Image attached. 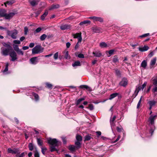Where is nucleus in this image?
<instances>
[{
  "label": "nucleus",
  "instance_id": "1",
  "mask_svg": "<svg viewBox=\"0 0 157 157\" xmlns=\"http://www.w3.org/2000/svg\"><path fill=\"white\" fill-rule=\"evenodd\" d=\"M156 116V115H154V116L151 115L148 119V122H149V124L151 127L150 132L151 136L153 134L154 131L155 129L154 124V121Z\"/></svg>",
  "mask_w": 157,
  "mask_h": 157
},
{
  "label": "nucleus",
  "instance_id": "2",
  "mask_svg": "<svg viewBox=\"0 0 157 157\" xmlns=\"http://www.w3.org/2000/svg\"><path fill=\"white\" fill-rule=\"evenodd\" d=\"M44 48L40 45H36L32 49V54H38L43 51Z\"/></svg>",
  "mask_w": 157,
  "mask_h": 157
},
{
  "label": "nucleus",
  "instance_id": "3",
  "mask_svg": "<svg viewBox=\"0 0 157 157\" xmlns=\"http://www.w3.org/2000/svg\"><path fill=\"white\" fill-rule=\"evenodd\" d=\"M48 143L52 146H58L59 142L56 139L49 138L47 139Z\"/></svg>",
  "mask_w": 157,
  "mask_h": 157
},
{
  "label": "nucleus",
  "instance_id": "4",
  "mask_svg": "<svg viewBox=\"0 0 157 157\" xmlns=\"http://www.w3.org/2000/svg\"><path fill=\"white\" fill-rule=\"evenodd\" d=\"M12 49L6 48L4 47L1 48V53L3 56H6L9 55L10 51Z\"/></svg>",
  "mask_w": 157,
  "mask_h": 157
},
{
  "label": "nucleus",
  "instance_id": "5",
  "mask_svg": "<svg viewBox=\"0 0 157 157\" xmlns=\"http://www.w3.org/2000/svg\"><path fill=\"white\" fill-rule=\"evenodd\" d=\"M72 36L75 38H77L78 39V43H80L82 40L81 33H76L73 34Z\"/></svg>",
  "mask_w": 157,
  "mask_h": 157
},
{
  "label": "nucleus",
  "instance_id": "6",
  "mask_svg": "<svg viewBox=\"0 0 157 157\" xmlns=\"http://www.w3.org/2000/svg\"><path fill=\"white\" fill-rule=\"evenodd\" d=\"M128 81L125 78H123L121 80L120 82L119 85L120 86L123 87H125L127 85Z\"/></svg>",
  "mask_w": 157,
  "mask_h": 157
},
{
  "label": "nucleus",
  "instance_id": "7",
  "mask_svg": "<svg viewBox=\"0 0 157 157\" xmlns=\"http://www.w3.org/2000/svg\"><path fill=\"white\" fill-rule=\"evenodd\" d=\"M18 33L16 30H14L10 32L9 35L13 39H16L17 38V35Z\"/></svg>",
  "mask_w": 157,
  "mask_h": 157
},
{
  "label": "nucleus",
  "instance_id": "8",
  "mask_svg": "<svg viewBox=\"0 0 157 157\" xmlns=\"http://www.w3.org/2000/svg\"><path fill=\"white\" fill-rule=\"evenodd\" d=\"M9 55L11 58V61H13L17 59L16 53L14 51H13L11 52Z\"/></svg>",
  "mask_w": 157,
  "mask_h": 157
},
{
  "label": "nucleus",
  "instance_id": "9",
  "mask_svg": "<svg viewBox=\"0 0 157 157\" xmlns=\"http://www.w3.org/2000/svg\"><path fill=\"white\" fill-rule=\"evenodd\" d=\"M7 152L9 153H11L12 154H18L20 153L19 150L18 149H15L14 150L12 149L11 148H8L7 149Z\"/></svg>",
  "mask_w": 157,
  "mask_h": 157
},
{
  "label": "nucleus",
  "instance_id": "10",
  "mask_svg": "<svg viewBox=\"0 0 157 157\" xmlns=\"http://www.w3.org/2000/svg\"><path fill=\"white\" fill-rule=\"evenodd\" d=\"M89 18L93 19L94 21H98L100 22H102L103 21L102 18L95 16L90 17H89Z\"/></svg>",
  "mask_w": 157,
  "mask_h": 157
},
{
  "label": "nucleus",
  "instance_id": "11",
  "mask_svg": "<svg viewBox=\"0 0 157 157\" xmlns=\"http://www.w3.org/2000/svg\"><path fill=\"white\" fill-rule=\"evenodd\" d=\"M3 46L6 48H9L10 49H12V47L11 46L10 42H8L7 43L5 42H2V43Z\"/></svg>",
  "mask_w": 157,
  "mask_h": 157
},
{
  "label": "nucleus",
  "instance_id": "12",
  "mask_svg": "<svg viewBox=\"0 0 157 157\" xmlns=\"http://www.w3.org/2000/svg\"><path fill=\"white\" fill-rule=\"evenodd\" d=\"M39 1L40 0H30L29 2L32 6H34L37 5Z\"/></svg>",
  "mask_w": 157,
  "mask_h": 157
},
{
  "label": "nucleus",
  "instance_id": "13",
  "mask_svg": "<svg viewBox=\"0 0 157 157\" xmlns=\"http://www.w3.org/2000/svg\"><path fill=\"white\" fill-rule=\"evenodd\" d=\"M15 14V13H10L9 14L6 13L4 17L6 19H10Z\"/></svg>",
  "mask_w": 157,
  "mask_h": 157
},
{
  "label": "nucleus",
  "instance_id": "14",
  "mask_svg": "<svg viewBox=\"0 0 157 157\" xmlns=\"http://www.w3.org/2000/svg\"><path fill=\"white\" fill-rule=\"evenodd\" d=\"M148 103L149 105V110H151L152 107L155 105L156 102L155 101L153 100L149 101Z\"/></svg>",
  "mask_w": 157,
  "mask_h": 157
},
{
  "label": "nucleus",
  "instance_id": "15",
  "mask_svg": "<svg viewBox=\"0 0 157 157\" xmlns=\"http://www.w3.org/2000/svg\"><path fill=\"white\" fill-rule=\"evenodd\" d=\"M151 82L154 86H157V77H153L151 79Z\"/></svg>",
  "mask_w": 157,
  "mask_h": 157
},
{
  "label": "nucleus",
  "instance_id": "16",
  "mask_svg": "<svg viewBox=\"0 0 157 157\" xmlns=\"http://www.w3.org/2000/svg\"><path fill=\"white\" fill-rule=\"evenodd\" d=\"M30 61L31 63L33 64H36L39 62L37 57H34L31 58Z\"/></svg>",
  "mask_w": 157,
  "mask_h": 157
},
{
  "label": "nucleus",
  "instance_id": "17",
  "mask_svg": "<svg viewBox=\"0 0 157 157\" xmlns=\"http://www.w3.org/2000/svg\"><path fill=\"white\" fill-rule=\"evenodd\" d=\"M70 25L67 24L62 25L60 26V29L62 30H65L66 29H70Z\"/></svg>",
  "mask_w": 157,
  "mask_h": 157
},
{
  "label": "nucleus",
  "instance_id": "18",
  "mask_svg": "<svg viewBox=\"0 0 157 157\" xmlns=\"http://www.w3.org/2000/svg\"><path fill=\"white\" fill-rule=\"evenodd\" d=\"M92 29L93 32L95 33H100L102 32L101 29L99 28L93 27L92 28Z\"/></svg>",
  "mask_w": 157,
  "mask_h": 157
},
{
  "label": "nucleus",
  "instance_id": "19",
  "mask_svg": "<svg viewBox=\"0 0 157 157\" xmlns=\"http://www.w3.org/2000/svg\"><path fill=\"white\" fill-rule=\"evenodd\" d=\"M156 61V57H154L151 59L150 63V66L151 68L153 67V66L155 64Z\"/></svg>",
  "mask_w": 157,
  "mask_h": 157
},
{
  "label": "nucleus",
  "instance_id": "20",
  "mask_svg": "<svg viewBox=\"0 0 157 157\" xmlns=\"http://www.w3.org/2000/svg\"><path fill=\"white\" fill-rule=\"evenodd\" d=\"M6 10L4 9L0 10V17H4L6 14Z\"/></svg>",
  "mask_w": 157,
  "mask_h": 157
},
{
  "label": "nucleus",
  "instance_id": "21",
  "mask_svg": "<svg viewBox=\"0 0 157 157\" xmlns=\"http://www.w3.org/2000/svg\"><path fill=\"white\" fill-rule=\"evenodd\" d=\"M116 118V116H114L112 119H110V124L111 125V128H112V127L113 126H114V125H115V124L114 123V121L115 120Z\"/></svg>",
  "mask_w": 157,
  "mask_h": 157
},
{
  "label": "nucleus",
  "instance_id": "22",
  "mask_svg": "<svg viewBox=\"0 0 157 157\" xmlns=\"http://www.w3.org/2000/svg\"><path fill=\"white\" fill-rule=\"evenodd\" d=\"M149 49V47L145 45L143 48H139V50L141 52H144L147 50Z\"/></svg>",
  "mask_w": 157,
  "mask_h": 157
},
{
  "label": "nucleus",
  "instance_id": "23",
  "mask_svg": "<svg viewBox=\"0 0 157 157\" xmlns=\"http://www.w3.org/2000/svg\"><path fill=\"white\" fill-rule=\"evenodd\" d=\"M119 95L118 93H114L111 94L109 97V100H112L113 98H115Z\"/></svg>",
  "mask_w": 157,
  "mask_h": 157
},
{
  "label": "nucleus",
  "instance_id": "24",
  "mask_svg": "<svg viewBox=\"0 0 157 157\" xmlns=\"http://www.w3.org/2000/svg\"><path fill=\"white\" fill-rule=\"evenodd\" d=\"M93 54L96 56L99 57L102 55L101 53L99 51L96 52H93Z\"/></svg>",
  "mask_w": 157,
  "mask_h": 157
},
{
  "label": "nucleus",
  "instance_id": "25",
  "mask_svg": "<svg viewBox=\"0 0 157 157\" xmlns=\"http://www.w3.org/2000/svg\"><path fill=\"white\" fill-rule=\"evenodd\" d=\"M91 23V22L89 20H86L84 21H82L80 22L79 24V25H82L84 24H90Z\"/></svg>",
  "mask_w": 157,
  "mask_h": 157
},
{
  "label": "nucleus",
  "instance_id": "26",
  "mask_svg": "<svg viewBox=\"0 0 157 157\" xmlns=\"http://www.w3.org/2000/svg\"><path fill=\"white\" fill-rule=\"evenodd\" d=\"M48 11L46 10L44 13V14L43 15H42V16H41V20H44V19L45 17L48 14Z\"/></svg>",
  "mask_w": 157,
  "mask_h": 157
},
{
  "label": "nucleus",
  "instance_id": "27",
  "mask_svg": "<svg viewBox=\"0 0 157 157\" xmlns=\"http://www.w3.org/2000/svg\"><path fill=\"white\" fill-rule=\"evenodd\" d=\"M15 2V1L14 0H11L10 1H7L6 2L4 3V4L6 6V4H7L8 5H12V4Z\"/></svg>",
  "mask_w": 157,
  "mask_h": 157
},
{
  "label": "nucleus",
  "instance_id": "28",
  "mask_svg": "<svg viewBox=\"0 0 157 157\" xmlns=\"http://www.w3.org/2000/svg\"><path fill=\"white\" fill-rule=\"evenodd\" d=\"M147 64V61L146 60H144L141 63V66L144 68H145L146 67Z\"/></svg>",
  "mask_w": 157,
  "mask_h": 157
},
{
  "label": "nucleus",
  "instance_id": "29",
  "mask_svg": "<svg viewBox=\"0 0 157 157\" xmlns=\"http://www.w3.org/2000/svg\"><path fill=\"white\" fill-rule=\"evenodd\" d=\"M75 144L76 145L75 147L77 149H78L81 147V144L79 141H76Z\"/></svg>",
  "mask_w": 157,
  "mask_h": 157
},
{
  "label": "nucleus",
  "instance_id": "30",
  "mask_svg": "<svg viewBox=\"0 0 157 157\" xmlns=\"http://www.w3.org/2000/svg\"><path fill=\"white\" fill-rule=\"evenodd\" d=\"M91 134H88L86 136L84 137V141H89L90 140L91 138Z\"/></svg>",
  "mask_w": 157,
  "mask_h": 157
},
{
  "label": "nucleus",
  "instance_id": "31",
  "mask_svg": "<svg viewBox=\"0 0 157 157\" xmlns=\"http://www.w3.org/2000/svg\"><path fill=\"white\" fill-rule=\"evenodd\" d=\"M113 62L115 63H118L119 60L117 56H114L113 59Z\"/></svg>",
  "mask_w": 157,
  "mask_h": 157
},
{
  "label": "nucleus",
  "instance_id": "32",
  "mask_svg": "<svg viewBox=\"0 0 157 157\" xmlns=\"http://www.w3.org/2000/svg\"><path fill=\"white\" fill-rule=\"evenodd\" d=\"M100 69H93V71L94 75H98L100 74Z\"/></svg>",
  "mask_w": 157,
  "mask_h": 157
},
{
  "label": "nucleus",
  "instance_id": "33",
  "mask_svg": "<svg viewBox=\"0 0 157 157\" xmlns=\"http://www.w3.org/2000/svg\"><path fill=\"white\" fill-rule=\"evenodd\" d=\"M72 66L73 67L80 66V62L79 61H76L72 63Z\"/></svg>",
  "mask_w": 157,
  "mask_h": 157
},
{
  "label": "nucleus",
  "instance_id": "34",
  "mask_svg": "<svg viewBox=\"0 0 157 157\" xmlns=\"http://www.w3.org/2000/svg\"><path fill=\"white\" fill-rule=\"evenodd\" d=\"M77 141L80 142L82 141V137L79 135H77L76 137Z\"/></svg>",
  "mask_w": 157,
  "mask_h": 157
},
{
  "label": "nucleus",
  "instance_id": "35",
  "mask_svg": "<svg viewBox=\"0 0 157 157\" xmlns=\"http://www.w3.org/2000/svg\"><path fill=\"white\" fill-rule=\"evenodd\" d=\"M59 6L58 4L53 5L50 8V10H52L54 9L58 8L59 7Z\"/></svg>",
  "mask_w": 157,
  "mask_h": 157
},
{
  "label": "nucleus",
  "instance_id": "36",
  "mask_svg": "<svg viewBox=\"0 0 157 157\" xmlns=\"http://www.w3.org/2000/svg\"><path fill=\"white\" fill-rule=\"evenodd\" d=\"M75 147L73 145H70L69 147V149L71 151H75Z\"/></svg>",
  "mask_w": 157,
  "mask_h": 157
},
{
  "label": "nucleus",
  "instance_id": "37",
  "mask_svg": "<svg viewBox=\"0 0 157 157\" xmlns=\"http://www.w3.org/2000/svg\"><path fill=\"white\" fill-rule=\"evenodd\" d=\"M99 45L100 47L102 48H105L107 47V44L105 42H102L100 43L99 44Z\"/></svg>",
  "mask_w": 157,
  "mask_h": 157
},
{
  "label": "nucleus",
  "instance_id": "38",
  "mask_svg": "<svg viewBox=\"0 0 157 157\" xmlns=\"http://www.w3.org/2000/svg\"><path fill=\"white\" fill-rule=\"evenodd\" d=\"M47 36L45 34H43L40 37V39L41 41L44 40L47 37Z\"/></svg>",
  "mask_w": 157,
  "mask_h": 157
},
{
  "label": "nucleus",
  "instance_id": "39",
  "mask_svg": "<svg viewBox=\"0 0 157 157\" xmlns=\"http://www.w3.org/2000/svg\"><path fill=\"white\" fill-rule=\"evenodd\" d=\"M32 94L34 97L36 101H37L39 100V97L38 95L37 94L33 92L32 93Z\"/></svg>",
  "mask_w": 157,
  "mask_h": 157
},
{
  "label": "nucleus",
  "instance_id": "40",
  "mask_svg": "<svg viewBox=\"0 0 157 157\" xmlns=\"http://www.w3.org/2000/svg\"><path fill=\"white\" fill-rule=\"evenodd\" d=\"M29 150L31 151H32L34 149V146L33 145V144L32 143H29Z\"/></svg>",
  "mask_w": 157,
  "mask_h": 157
},
{
  "label": "nucleus",
  "instance_id": "41",
  "mask_svg": "<svg viewBox=\"0 0 157 157\" xmlns=\"http://www.w3.org/2000/svg\"><path fill=\"white\" fill-rule=\"evenodd\" d=\"M37 142L38 145L40 146H42V145L43 141L39 138H37Z\"/></svg>",
  "mask_w": 157,
  "mask_h": 157
},
{
  "label": "nucleus",
  "instance_id": "42",
  "mask_svg": "<svg viewBox=\"0 0 157 157\" xmlns=\"http://www.w3.org/2000/svg\"><path fill=\"white\" fill-rule=\"evenodd\" d=\"M85 100V98H82L78 99L76 102V104L77 105H78L80 103Z\"/></svg>",
  "mask_w": 157,
  "mask_h": 157
},
{
  "label": "nucleus",
  "instance_id": "43",
  "mask_svg": "<svg viewBox=\"0 0 157 157\" xmlns=\"http://www.w3.org/2000/svg\"><path fill=\"white\" fill-rule=\"evenodd\" d=\"M45 84L46 85V87L50 89L52 88V84L48 82H46L45 83Z\"/></svg>",
  "mask_w": 157,
  "mask_h": 157
},
{
  "label": "nucleus",
  "instance_id": "44",
  "mask_svg": "<svg viewBox=\"0 0 157 157\" xmlns=\"http://www.w3.org/2000/svg\"><path fill=\"white\" fill-rule=\"evenodd\" d=\"M25 154H26L25 152H23L21 153V154H20L19 153V154H17V155H16V157H24L25 155Z\"/></svg>",
  "mask_w": 157,
  "mask_h": 157
},
{
  "label": "nucleus",
  "instance_id": "45",
  "mask_svg": "<svg viewBox=\"0 0 157 157\" xmlns=\"http://www.w3.org/2000/svg\"><path fill=\"white\" fill-rule=\"evenodd\" d=\"M65 58L66 59H70V56L69 55V52L68 51H66V52L65 54Z\"/></svg>",
  "mask_w": 157,
  "mask_h": 157
},
{
  "label": "nucleus",
  "instance_id": "46",
  "mask_svg": "<svg viewBox=\"0 0 157 157\" xmlns=\"http://www.w3.org/2000/svg\"><path fill=\"white\" fill-rule=\"evenodd\" d=\"M144 89V88H142L141 86H139L136 89V91L137 92V93H138L140 90H143Z\"/></svg>",
  "mask_w": 157,
  "mask_h": 157
},
{
  "label": "nucleus",
  "instance_id": "47",
  "mask_svg": "<svg viewBox=\"0 0 157 157\" xmlns=\"http://www.w3.org/2000/svg\"><path fill=\"white\" fill-rule=\"evenodd\" d=\"M41 152L44 155H45V152L46 151L47 149L46 147H41Z\"/></svg>",
  "mask_w": 157,
  "mask_h": 157
},
{
  "label": "nucleus",
  "instance_id": "48",
  "mask_svg": "<svg viewBox=\"0 0 157 157\" xmlns=\"http://www.w3.org/2000/svg\"><path fill=\"white\" fill-rule=\"evenodd\" d=\"M58 52H56L54 55L53 58L55 60H56L58 59L59 55Z\"/></svg>",
  "mask_w": 157,
  "mask_h": 157
},
{
  "label": "nucleus",
  "instance_id": "49",
  "mask_svg": "<svg viewBox=\"0 0 157 157\" xmlns=\"http://www.w3.org/2000/svg\"><path fill=\"white\" fill-rule=\"evenodd\" d=\"M116 75L117 76H118L119 77H121V73L118 70H117L116 71Z\"/></svg>",
  "mask_w": 157,
  "mask_h": 157
},
{
  "label": "nucleus",
  "instance_id": "50",
  "mask_svg": "<svg viewBox=\"0 0 157 157\" xmlns=\"http://www.w3.org/2000/svg\"><path fill=\"white\" fill-rule=\"evenodd\" d=\"M41 30H42V29L41 28L39 27L36 29V30L34 32L35 33H38L40 32Z\"/></svg>",
  "mask_w": 157,
  "mask_h": 157
},
{
  "label": "nucleus",
  "instance_id": "51",
  "mask_svg": "<svg viewBox=\"0 0 157 157\" xmlns=\"http://www.w3.org/2000/svg\"><path fill=\"white\" fill-rule=\"evenodd\" d=\"M142 98V96L141 97L140 99V100L137 104V109H139V108L140 107V104H141V102Z\"/></svg>",
  "mask_w": 157,
  "mask_h": 157
},
{
  "label": "nucleus",
  "instance_id": "52",
  "mask_svg": "<svg viewBox=\"0 0 157 157\" xmlns=\"http://www.w3.org/2000/svg\"><path fill=\"white\" fill-rule=\"evenodd\" d=\"M88 108L90 110H92L94 109V106L92 104H90L88 107Z\"/></svg>",
  "mask_w": 157,
  "mask_h": 157
},
{
  "label": "nucleus",
  "instance_id": "53",
  "mask_svg": "<svg viewBox=\"0 0 157 157\" xmlns=\"http://www.w3.org/2000/svg\"><path fill=\"white\" fill-rule=\"evenodd\" d=\"M34 157H40L39 153L36 150L35 152Z\"/></svg>",
  "mask_w": 157,
  "mask_h": 157
},
{
  "label": "nucleus",
  "instance_id": "54",
  "mask_svg": "<svg viewBox=\"0 0 157 157\" xmlns=\"http://www.w3.org/2000/svg\"><path fill=\"white\" fill-rule=\"evenodd\" d=\"M25 34L26 35L28 31V28L27 27H25L24 28Z\"/></svg>",
  "mask_w": 157,
  "mask_h": 157
},
{
  "label": "nucleus",
  "instance_id": "55",
  "mask_svg": "<svg viewBox=\"0 0 157 157\" xmlns=\"http://www.w3.org/2000/svg\"><path fill=\"white\" fill-rule=\"evenodd\" d=\"M16 52L19 55H23V52L22 51L19 49Z\"/></svg>",
  "mask_w": 157,
  "mask_h": 157
},
{
  "label": "nucleus",
  "instance_id": "56",
  "mask_svg": "<svg viewBox=\"0 0 157 157\" xmlns=\"http://www.w3.org/2000/svg\"><path fill=\"white\" fill-rule=\"evenodd\" d=\"M55 147L56 146H53L51 147H50V151L51 152H53V151H56V148Z\"/></svg>",
  "mask_w": 157,
  "mask_h": 157
},
{
  "label": "nucleus",
  "instance_id": "57",
  "mask_svg": "<svg viewBox=\"0 0 157 157\" xmlns=\"http://www.w3.org/2000/svg\"><path fill=\"white\" fill-rule=\"evenodd\" d=\"M13 48L14 50L17 52L19 49L18 46L17 45H13Z\"/></svg>",
  "mask_w": 157,
  "mask_h": 157
},
{
  "label": "nucleus",
  "instance_id": "58",
  "mask_svg": "<svg viewBox=\"0 0 157 157\" xmlns=\"http://www.w3.org/2000/svg\"><path fill=\"white\" fill-rule=\"evenodd\" d=\"M152 91L153 93L157 92V86H154L152 89Z\"/></svg>",
  "mask_w": 157,
  "mask_h": 157
},
{
  "label": "nucleus",
  "instance_id": "59",
  "mask_svg": "<svg viewBox=\"0 0 157 157\" xmlns=\"http://www.w3.org/2000/svg\"><path fill=\"white\" fill-rule=\"evenodd\" d=\"M13 43L15 44H19L21 43L20 41L19 40H13Z\"/></svg>",
  "mask_w": 157,
  "mask_h": 157
},
{
  "label": "nucleus",
  "instance_id": "60",
  "mask_svg": "<svg viewBox=\"0 0 157 157\" xmlns=\"http://www.w3.org/2000/svg\"><path fill=\"white\" fill-rule=\"evenodd\" d=\"M87 86L86 85H82L79 86V88L81 89H85L87 88Z\"/></svg>",
  "mask_w": 157,
  "mask_h": 157
},
{
  "label": "nucleus",
  "instance_id": "61",
  "mask_svg": "<svg viewBox=\"0 0 157 157\" xmlns=\"http://www.w3.org/2000/svg\"><path fill=\"white\" fill-rule=\"evenodd\" d=\"M77 56L79 58H84V55L82 54H79Z\"/></svg>",
  "mask_w": 157,
  "mask_h": 157
},
{
  "label": "nucleus",
  "instance_id": "62",
  "mask_svg": "<svg viewBox=\"0 0 157 157\" xmlns=\"http://www.w3.org/2000/svg\"><path fill=\"white\" fill-rule=\"evenodd\" d=\"M149 35V33H147L144 34L141 36H140V37H145L147 36H148Z\"/></svg>",
  "mask_w": 157,
  "mask_h": 157
},
{
  "label": "nucleus",
  "instance_id": "63",
  "mask_svg": "<svg viewBox=\"0 0 157 157\" xmlns=\"http://www.w3.org/2000/svg\"><path fill=\"white\" fill-rule=\"evenodd\" d=\"M128 61V59L127 58V57H125L124 58V59L123 60L124 63H125L127 64H129L127 62V61Z\"/></svg>",
  "mask_w": 157,
  "mask_h": 157
},
{
  "label": "nucleus",
  "instance_id": "64",
  "mask_svg": "<svg viewBox=\"0 0 157 157\" xmlns=\"http://www.w3.org/2000/svg\"><path fill=\"white\" fill-rule=\"evenodd\" d=\"M114 51L115 50L112 49L109 51L108 52L109 54L110 55H112L113 54Z\"/></svg>",
  "mask_w": 157,
  "mask_h": 157
}]
</instances>
